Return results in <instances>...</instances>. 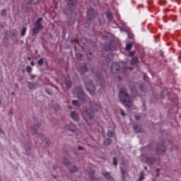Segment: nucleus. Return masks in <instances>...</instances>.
I'll return each mask as SVG.
<instances>
[{
	"instance_id": "obj_1",
	"label": "nucleus",
	"mask_w": 181,
	"mask_h": 181,
	"mask_svg": "<svg viewBox=\"0 0 181 181\" xmlns=\"http://www.w3.org/2000/svg\"><path fill=\"white\" fill-rule=\"evenodd\" d=\"M100 105L98 103H95L93 105H92V108L93 109V110H87L83 112V118H85L86 122H88V124H90V122H91V121H93V118H94V115L93 112L94 111H98V110H100Z\"/></svg>"
},
{
	"instance_id": "obj_2",
	"label": "nucleus",
	"mask_w": 181,
	"mask_h": 181,
	"mask_svg": "<svg viewBox=\"0 0 181 181\" xmlns=\"http://www.w3.org/2000/svg\"><path fill=\"white\" fill-rule=\"evenodd\" d=\"M119 97L121 103H122L124 107H129L132 105V101L129 98V96L127 93L125 88H122L119 91Z\"/></svg>"
},
{
	"instance_id": "obj_3",
	"label": "nucleus",
	"mask_w": 181,
	"mask_h": 181,
	"mask_svg": "<svg viewBox=\"0 0 181 181\" xmlns=\"http://www.w3.org/2000/svg\"><path fill=\"white\" fill-rule=\"evenodd\" d=\"M43 21V18H40L37 20L35 23V28L33 30V36H36L37 33H39V30H42L43 29V25H42V21Z\"/></svg>"
},
{
	"instance_id": "obj_4",
	"label": "nucleus",
	"mask_w": 181,
	"mask_h": 181,
	"mask_svg": "<svg viewBox=\"0 0 181 181\" xmlns=\"http://www.w3.org/2000/svg\"><path fill=\"white\" fill-rule=\"evenodd\" d=\"M86 87L87 90L90 93V95H94V94H95V87L93 86L91 82L86 83Z\"/></svg>"
},
{
	"instance_id": "obj_5",
	"label": "nucleus",
	"mask_w": 181,
	"mask_h": 181,
	"mask_svg": "<svg viewBox=\"0 0 181 181\" xmlns=\"http://www.w3.org/2000/svg\"><path fill=\"white\" fill-rule=\"evenodd\" d=\"M74 94H76L79 100H82L83 101H84V98H86V94H84L81 88H77L76 92H74Z\"/></svg>"
},
{
	"instance_id": "obj_6",
	"label": "nucleus",
	"mask_w": 181,
	"mask_h": 181,
	"mask_svg": "<svg viewBox=\"0 0 181 181\" xmlns=\"http://www.w3.org/2000/svg\"><path fill=\"white\" fill-rule=\"evenodd\" d=\"M112 73H117L118 70H119V64L118 63H113L112 65Z\"/></svg>"
},
{
	"instance_id": "obj_7",
	"label": "nucleus",
	"mask_w": 181,
	"mask_h": 181,
	"mask_svg": "<svg viewBox=\"0 0 181 181\" xmlns=\"http://www.w3.org/2000/svg\"><path fill=\"white\" fill-rule=\"evenodd\" d=\"M65 129H67L68 131H71V132H74V131H76V126L71 123L66 126Z\"/></svg>"
},
{
	"instance_id": "obj_8",
	"label": "nucleus",
	"mask_w": 181,
	"mask_h": 181,
	"mask_svg": "<svg viewBox=\"0 0 181 181\" xmlns=\"http://www.w3.org/2000/svg\"><path fill=\"white\" fill-rule=\"evenodd\" d=\"M70 115H71V118H72V119H74V121H78L79 118H78V115L77 114V112H71Z\"/></svg>"
},
{
	"instance_id": "obj_9",
	"label": "nucleus",
	"mask_w": 181,
	"mask_h": 181,
	"mask_svg": "<svg viewBox=\"0 0 181 181\" xmlns=\"http://www.w3.org/2000/svg\"><path fill=\"white\" fill-rule=\"evenodd\" d=\"M61 85L62 86L65 85L67 88H70V87H71V81H70V80L66 79L65 81H64V82L61 83Z\"/></svg>"
},
{
	"instance_id": "obj_10",
	"label": "nucleus",
	"mask_w": 181,
	"mask_h": 181,
	"mask_svg": "<svg viewBox=\"0 0 181 181\" xmlns=\"http://www.w3.org/2000/svg\"><path fill=\"white\" fill-rule=\"evenodd\" d=\"M28 87L30 90H35V88H37V83L28 82Z\"/></svg>"
},
{
	"instance_id": "obj_11",
	"label": "nucleus",
	"mask_w": 181,
	"mask_h": 181,
	"mask_svg": "<svg viewBox=\"0 0 181 181\" xmlns=\"http://www.w3.org/2000/svg\"><path fill=\"white\" fill-rule=\"evenodd\" d=\"M102 175L105 177V179H107V180L108 181H114V179L112 177H111V175L107 173H103Z\"/></svg>"
},
{
	"instance_id": "obj_12",
	"label": "nucleus",
	"mask_w": 181,
	"mask_h": 181,
	"mask_svg": "<svg viewBox=\"0 0 181 181\" xmlns=\"http://www.w3.org/2000/svg\"><path fill=\"white\" fill-rule=\"evenodd\" d=\"M166 151V148L164 146H158L157 148L158 153H160V152H165Z\"/></svg>"
},
{
	"instance_id": "obj_13",
	"label": "nucleus",
	"mask_w": 181,
	"mask_h": 181,
	"mask_svg": "<svg viewBox=\"0 0 181 181\" xmlns=\"http://www.w3.org/2000/svg\"><path fill=\"white\" fill-rule=\"evenodd\" d=\"M78 70L81 73V74H83V73H86V71H87V66H83V67H79Z\"/></svg>"
},
{
	"instance_id": "obj_14",
	"label": "nucleus",
	"mask_w": 181,
	"mask_h": 181,
	"mask_svg": "<svg viewBox=\"0 0 181 181\" xmlns=\"http://www.w3.org/2000/svg\"><path fill=\"white\" fill-rule=\"evenodd\" d=\"M77 170H78V169L77 168V167L74 166L70 169V172L71 173H76V172H77Z\"/></svg>"
},
{
	"instance_id": "obj_15",
	"label": "nucleus",
	"mask_w": 181,
	"mask_h": 181,
	"mask_svg": "<svg viewBox=\"0 0 181 181\" xmlns=\"http://www.w3.org/2000/svg\"><path fill=\"white\" fill-rule=\"evenodd\" d=\"M92 15H94V10L93 9L88 10V18H90V16H91Z\"/></svg>"
},
{
	"instance_id": "obj_16",
	"label": "nucleus",
	"mask_w": 181,
	"mask_h": 181,
	"mask_svg": "<svg viewBox=\"0 0 181 181\" xmlns=\"http://www.w3.org/2000/svg\"><path fill=\"white\" fill-rule=\"evenodd\" d=\"M136 63H138V58H133L131 61V64H136Z\"/></svg>"
},
{
	"instance_id": "obj_17",
	"label": "nucleus",
	"mask_w": 181,
	"mask_h": 181,
	"mask_svg": "<svg viewBox=\"0 0 181 181\" xmlns=\"http://www.w3.org/2000/svg\"><path fill=\"white\" fill-rule=\"evenodd\" d=\"M76 59L78 60H81V59H83V55L81 54V53L80 52L76 53Z\"/></svg>"
},
{
	"instance_id": "obj_18",
	"label": "nucleus",
	"mask_w": 181,
	"mask_h": 181,
	"mask_svg": "<svg viewBox=\"0 0 181 181\" xmlns=\"http://www.w3.org/2000/svg\"><path fill=\"white\" fill-rule=\"evenodd\" d=\"M43 63H44V59H43V58H41V59H40L37 61V64H38V66H43Z\"/></svg>"
},
{
	"instance_id": "obj_19",
	"label": "nucleus",
	"mask_w": 181,
	"mask_h": 181,
	"mask_svg": "<svg viewBox=\"0 0 181 181\" xmlns=\"http://www.w3.org/2000/svg\"><path fill=\"white\" fill-rule=\"evenodd\" d=\"M33 70V69L30 66H28L26 67V71L27 73H32V71Z\"/></svg>"
},
{
	"instance_id": "obj_20",
	"label": "nucleus",
	"mask_w": 181,
	"mask_h": 181,
	"mask_svg": "<svg viewBox=\"0 0 181 181\" xmlns=\"http://www.w3.org/2000/svg\"><path fill=\"white\" fill-rule=\"evenodd\" d=\"M26 27H24L21 31V36H25V35H26Z\"/></svg>"
},
{
	"instance_id": "obj_21",
	"label": "nucleus",
	"mask_w": 181,
	"mask_h": 181,
	"mask_svg": "<svg viewBox=\"0 0 181 181\" xmlns=\"http://www.w3.org/2000/svg\"><path fill=\"white\" fill-rule=\"evenodd\" d=\"M72 104L73 105H75V107H78V105H80V103H78L77 100H73Z\"/></svg>"
},
{
	"instance_id": "obj_22",
	"label": "nucleus",
	"mask_w": 181,
	"mask_h": 181,
	"mask_svg": "<svg viewBox=\"0 0 181 181\" xmlns=\"http://www.w3.org/2000/svg\"><path fill=\"white\" fill-rule=\"evenodd\" d=\"M107 19H109V21L112 20V15L111 14V13H110V12L107 13Z\"/></svg>"
},
{
	"instance_id": "obj_23",
	"label": "nucleus",
	"mask_w": 181,
	"mask_h": 181,
	"mask_svg": "<svg viewBox=\"0 0 181 181\" xmlns=\"http://www.w3.org/2000/svg\"><path fill=\"white\" fill-rule=\"evenodd\" d=\"M104 144H105V145H106V146L110 145V144H111V139H106V140L104 141Z\"/></svg>"
},
{
	"instance_id": "obj_24",
	"label": "nucleus",
	"mask_w": 181,
	"mask_h": 181,
	"mask_svg": "<svg viewBox=\"0 0 181 181\" xmlns=\"http://www.w3.org/2000/svg\"><path fill=\"white\" fill-rule=\"evenodd\" d=\"M143 180H144V173H141L139 181H141Z\"/></svg>"
},
{
	"instance_id": "obj_25",
	"label": "nucleus",
	"mask_w": 181,
	"mask_h": 181,
	"mask_svg": "<svg viewBox=\"0 0 181 181\" xmlns=\"http://www.w3.org/2000/svg\"><path fill=\"white\" fill-rule=\"evenodd\" d=\"M128 37L129 39H134V35L132 33H128Z\"/></svg>"
},
{
	"instance_id": "obj_26",
	"label": "nucleus",
	"mask_w": 181,
	"mask_h": 181,
	"mask_svg": "<svg viewBox=\"0 0 181 181\" xmlns=\"http://www.w3.org/2000/svg\"><path fill=\"white\" fill-rule=\"evenodd\" d=\"M113 132H112V131H108L107 132V136H112V135H113Z\"/></svg>"
},
{
	"instance_id": "obj_27",
	"label": "nucleus",
	"mask_w": 181,
	"mask_h": 181,
	"mask_svg": "<svg viewBox=\"0 0 181 181\" xmlns=\"http://www.w3.org/2000/svg\"><path fill=\"white\" fill-rule=\"evenodd\" d=\"M113 165H115V166H117V158H113Z\"/></svg>"
},
{
	"instance_id": "obj_28",
	"label": "nucleus",
	"mask_w": 181,
	"mask_h": 181,
	"mask_svg": "<svg viewBox=\"0 0 181 181\" xmlns=\"http://www.w3.org/2000/svg\"><path fill=\"white\" fill-rule=\"evenodd\" d=\"M1 16H6V11L3 10V11H1Z\"/></svg>"
},
{
	"instance_id": "obj_29",
	"label": "nucleus",
	"mask_w": 181,
	"mask_h": 181,
	"mask_svg": "<svg viewBox=\"0 0 181 181\" xmlns=\"http://www.w3.org/2000/svg\"><path fill=\"white\" fill-rule=\"evenodd\" d=\"M64 165H66V166H69V165H70V162H69V160H65L64 161Z\"/></svg>"
},
{
	"instance_id": "obj_30",
	"label": "nucleus",
	"mask_w": 181,
	"mask_h": 181,
	"mask_svg": "<svg viewBox=\"0 0 181 181\" xmlns=\"http://www.w3.org/2000/svg\"><path fill=\"white\" fill-rule=\"evenodd\" d=\"M134 54H135V51H132V52H129V56H130L131 57H132V56H134Z\"/></svg>"
},
{
	"instance_id": "obj_31",
	"label": "nucleus",
	"mask_w": 181,
	"mask_h": 181,
	"mask_svg": "<svg viewBox=\"0 0 181 181\" xmlns=\"http://www.w3.org/2000/svg\"><path fill=\"white\" fill-rule=\"evenodd\" d=\"M132 46H127L126 47V49L128 51V52H129V50H131V48H132Z\"/></svg>"
},
{
	"instance_id": "obj_32",
	"label": "nucleus",
	"mask_w": 181,
	"mask_h": 181,
	"mask_svg": "<svg viewBox=\"0 0 181 181\" xmlns=\"http://www.w3.org/2000/svg\"><path fill=\"white\" fill-rule=\"evenodd\" d=\"M31 80H35L36 76L30 74Z\"/></svg>"
},
{
	"instance_id": "obj_33",
	"label": "nucleus",
	"mask_w": 181,
	"mask_h": 181,
	"mask_svg": "<svg viewBox=\"0 0 181 181\" xmlns=\"http://www.w3.org/2000/svg\"><path fill=\"white\" fill-rule=\"evenodd\" d=\"M71 2H73V0H69L68 2L69 5H73Z\"/></svg>"
},
{
	"instance_id": "obj_34",
	"label": "nucleus",
	"mask_w": 181,
	"mask_h": 181,
	"mask_svg": "<svg viewBox=\"0 0 181 181\" xmlns=\"http://www.w3.org/2000/svg\"><path fill=\"white\" fill-rule=\"evenodd\" d=\"M122 175L124 176L125 175V170L122 169Z\"/></svg>"
},
{
	"instance_id": "obj_35",
	"label": "nucleus",
	"mask_w": 181,
	"mask_h": 181,
	"mask_svg": "<svg viewBox=\"0 0 181 181\" xmlns=\"http://www.w3.org/2000/svg\"><path fill=\"white\" fill-rule=\"evenodd\" d=\"M121 114H122V115L123 117H124V116H125V113L124 112V110H122Z\"/></svg>"
},
{
	"instance_id": "obj_36",
	"label": "nucleus",
	"mask_w": 181,
	"mask_h": 181,
	"mask_svg": "<svg viewBox=\"0 0 181 181\" xmlns=\"http://www.w3.org/2000/svg\"><path fill=\"white\" fill-rule=\"evenodd\" d=\"M30 64H31V66H35V62H31Z\"/></svg>"
},
{
	"instance_id": "obj_37",
	"label": "nucleus",
	"mask_w": 181,
	"mask_h": 181,
	"mask_svg": "<svg viewBox=\"0 0 181 181\" xmlns=\"http://www.w3.org/2000/svg\"><path fill=\"white\" fill-rule=\"evenodd\" d=\"M127 70H130V71H132V68H127Z\"/></svg>"
},
{
	"instance_id": "obj_38",
	"label": "nucleus",
	"mask_w": 181,
	"mask_h": 181,
	"mask_svg": "<svg viewBox=\"0 0 181 181\" xmlns=\"http://www.w3.org/2000/svg\"><path fill=\"white\" fill-rule=\"evenodd\" d=\"M25 149H26V151H30V147H28V148H27Z\"/></svg>"
},
{
	"instance_id": "obj_39",
	"label": "nucleus",
	"mask_w": 181,
	"mask_h": 181,
	"mask_svg": "<svg viewBox=\"0 0 181 181\" xmlns=\"http://www.w3.org/2000/svg\"><path fill=\"white\" fill-rule=\"evenodd\" d=\"M146 78H148V77L146 76H144V80H146Z\"/></svg>"
},
{
	"instance_id": "obj_40",
	"label": "nucleus",
	"mask_w": 181,
	"mask_h": 181,
	"mask_svg": "<svg viewBox=\"0 0 181 181\" xmlns=\"http://www.w3.org/2000/svg\"><path fill=\"white\" fill-rule=\"evenodd\" d=\"M139 117L138 116L136 117V119H139Z\"/></svg>"
},
{
	"instance_id": "obj_41",
	"label": "nucleus",
	"mask_w": 181,
	"mask_h": 181,
	"mask_svg": "<svg viewBox=\"0 0 181 181\" xmlns=\"http://www.w3.org/2000/svg\"><path fill=\"white\" fill-rule=\"evenodd\" d=\"M78 149H83V148L82 147H78Z\"/></svg>"
},
{
	"instance_id": "obj_42",
	"label": "nucleus",
	"mask_w": 181,
	"mask_h": 181,
	"mask_svg": "<svg viewBox=\"0 0 181 181\" xmlns=\"http://www.w3.org/2000/svg\"><path fill=\"white\" fill-rule=\"evenodd\" d=\"M147 162H149V158H147Z\"/></svg>"
},
{
	"instance_id": "obj_43",
	"label": "nucleus",
	"mask_w": 181,
	"mask_h": 181,
	"mask_svg": "<svg viewBox=\"0 0 181 181\" xmlns=\"http://www.w3.org/2000/svg\"><path fill=\"white\" fill-rule=\"evenodd\" d=\"M127 46H132V45H127Z\"/></svg>"
},
{
	"instance_id": "obj_44",
	"label": "nucleus",
	"mask_w": 181,
	"mask_h": 181,
	"mask_svg": "<svg viewBox=\"0 0 181 181\" xmlns=\"http://www.w3.org/2000/svg\"><path fill=\"white\" fill-rule=\"evenodd\" d=\"M28 59L29 60H30V57H28Z\"/></svg>"
},
{
	"instance_id": "obj_45",
	"label": "nucleus",
	"mask_w": 181,
	"mask_h": 181,
	"mask_svg": "<svg viewBox=\"0 0 181 181\" xmlns=\"http://www.w3.org/2000/svg\"><path fill=\"white\" fill-rule=\"evenodd\" d=\"M76 3V1H73V4H75Z\"/></svg>"
},
{
	"instance_id": "obj_46",
	"label": "nucleus",
	"mask_w": 181,
	"mask_h": 181,
	"mask_svg": "<svg viewBox=\"0 0 181 181\" xmlns=\"http://www.w3.org/2000/svg\"><path fill=\"white\" fill-rule=\"evenodd\" d=\"M145 169L146 170V169H148V168L145 167Z\"/></svg>"
},
{
	"instance_id": "obj_47",
	"label": "nucleus",
	"mask_w": 181,
	"mask_h": 181,
	"mask_svg": "<svg viewBox=\"0 0 181 181\" xmlns=\"http://www.w3.org/2000/svg\"><path fill=\"white\" fill-rule=\"evenodd\" d=\"M0 132H1V129H0Z\"/></svg>"
}]
</instances>
